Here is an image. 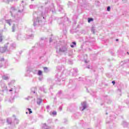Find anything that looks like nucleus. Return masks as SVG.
I'll return each mask as SVG.
<instances>
[{
	"mask_svg": "<svg viewBox=\"0 0 129 129\" xmlns=\"http://www.w3.org/2000/svg\"><path fill=\"white\" fill-rule=\"evenodd\" d=\"M33 26L35 29L38 28V27H40V26H42V20L41 18H43V19H45V17L43 16V12L42 11L34 12L33 13Z\"/></svg>",
	"mask_w": 129,
	"mask_h": 129,
	"instance_id": "f257e3e1",
	"label": "nucleus"
},
{
	"mask_svg": "<svg viewBox=\"0 0 129 129\" xmlns=\"http://www.w3.org/2000/svg\"><path fill=\"white\" fill-rule=\"evenodd\" d=\"M56 70L57 71H59V72L56 74L55 75V81L56 84H60L59 82H62L64 80H61V77L62 76V73L60 72L62 71V70H64V66H57L56 67Z\"/></svg>",
	"mask_w": 129,
	"mask_h": 129,
	"instance_id": "f03ea898",
	"label": "nucleus"
},
{
	"mask_svg": "<svg viewBox=\"0 0 129 129\" xmlns=\"http://www.w3.org/2000/svg\"><path fill=\"white\" fill-rule=\"evenodd\" d=\"M79 5L77 7L78 14H81L82 13V8H85L87 6L86 1L85 0H78Z\"/></svg>",
	"mask_w": 129,
	"mask_h": 129,
	"instance_id": "7ed1b4c3",
	"label": "nucleus"
},
{
	"mask_svg": "<svg viewBox=\"0 0 129 129\" xmlns=\"http://www.w3.org/2000/svg\"><path fill=\"white\" fill-rule=\"evenodd\" d=\"M68 52V45L67 44L61 45L59 48V50L56 48V53L59 54V53H67Z\"/></svg>",
	"mask_w": 129,
	"mask_h": 129,
	"instance_id": "20e7f679",
	"label": "nucleus"
},
{
	"mask_svg": "<svg viewBox=\"0 0 129 129\" xmlns=\"http://www.w3.org/2000/svg\"><path fill=\"white\" fill-rule=\"evenodd\" d=\"M1 85L2 88V91H3V92H4V91H9V90L8 89V87L6 86V84L1 82Z\"/></svg>",
	"mask_w": 129,
	"mask_h": 129,
	"instance_id": "39448f33",
	"label": "nucleus"
},
{
	"mask_svg": "<svg viewBox=\"0 0 129 129\" xmlns=\"http://www.w3.org/2000/svg\"><path fill=\"white\" fill-rule=\"evenodd\" d=\"M7 121L8 124H10V128H13L14 126H15V124H13V122H12V118H8L7 119Z\"/></svg>",
	"mask_w": 129,
	"mask_h": 129,
	"instance_id": "423d86ee",
	"label": "nucleus"
},
{
	"mask_svg": "<svg viewBox=\"0 0 129 129\" xmlns=\"http://www.w3.org/2000/svg\"><path fill=\"white\" fill-rule=\"evenodd\" d=\"M51 11V8L49 7H45L44 8V14L46 15V14H48V13H50V11Z\"/></svg>",
	"mask_w": 129,
	"mask_h": 129,
	"instance_id": "0eeeda50",
	"label": "nucleus"
},
{
	"mask_svg": "<svg viewBox=\"0 0 129 129\" xmlns=\"http://www.w3.org/2000/svg\"><path fill=\"white\" fill-rule=\"evenodd\" d=\"M8 49V46H5L4 47H0V53H5Z\"/></svg>",
	"mask_w": 129,
	"mask_h": 129,
	"instance_id": "6e6552de",
	"label": "nucleus"
},
{
	"mask_svg": "<svg viewBox=\"0 0 129 129\" xmlns=\"http://www.w3.org/2000/svg\"><path fill=\"white\" fill-rule=\"evenodd\" d=\"M17 11V9H16V8L15 7H12L10 9V14H11L12 17H13V13L14 12H16Z\"/></svg>",
	"mask_w": 129,
	"mask_h": 129,
	"instance_id": "1a4fd4ad",
	"label": "nucleus"
},
{
	"mask_svg": "<svg viewBox=\"0 0 129 129\" xmlns=\"http://www.w3.org/2000/svg\"><path fill=\"white\" fill-rule=\"evenodd\" d=\"M121 125L124 127H127V126H128V123L125 121H123Z\"/></svg>",
	"mask_w": 129,
	"mask_h": 129,
	"instance_id": "9d476101",
	"label": "nucleus"
},
{
	"mask_svg": "<svg viewBox=\"0 0 129 129\" xmlns=\"http://www.w3.org/2000/svg\"><path fill=\"white\" fill-rule=\"evenodd\" d=\"M2 78L4 80H9L10 79V76H9V75H4L2 76Z\"/></svg>",
	"mask_w": 129,
	"mask_h": 129,
	"instance_id": "9b49d317",
	"label": "nucleus"
},
{
	"mask_svg": "<svg viewBox=\"0 0 129 129\" xmlns=\"http://www.w3.org/2000/svg\"><path fill=\"white\" fill-rule=\"evenodd\" d=\"M87 103L86 102H83L82 103V106L83 107V109H82V111L84 110L87 107V106H86Z\"/></svg>",
	"mask_w": 129,
	"mask_h": 129,
	"instance_id": "f8f14e48",
	"label": "nucleus"
},
{
	"mask_svg": "<svg viewBox=\"0 0 129 129\" xmlns=\"http://www.w3.org/2000/svg\"><path fill=\"white\" fill-rule=\"evenodd\" d=\"M5 122H6V120L3 119L2 118H0V126L3 125Z\"/></svg>",
	"mask_w": 129,
	"mask_h": 129,
	"instance_id": "ddd939ff",
	"label": "nucleus"
},
{
	"mask_svg": "<svg viewBox=\"0 0 129 129\" xmlns=\"http://www.w3.org/2000/svg\"><path fill=\"white\" fill-rule=\"evenodd\" d=\"M36 91H37V87H35L31 88V93H36Z\"/></svg>",
	"mask_w": 129,
	"mask_h": 129,
	"instance_id": "4468645a",
	"label": "nucleus"
},
{
	"mask_svg": "<svg viewBox=\"0 0 129 129\" xmlns=\"http://www.w3.org/2000/svg\"><path fill=\"white\" fill-rule=\"evenodd\" d=\"M73 71L74 72L73 73V76H75V74L78 73V69H77V68H74L73 69Z\"/></svg>",
	"mask_w": 129,
	"mask_h": 129,
	"instance_id": "2eb2a0df",
	"label": "nucleus"
},
{
	"mask_svg": "<svg viewBox=\"0 0 129 129\" xmlns=\"http://www.w3.org/2000/svg\"><path fill=\"white\" fill-rule=\"evenodd\" d=\"M42 128L43 129H49L50 127L48 125H47V124L46 123H44L42 125Z\"/></svg>",
	"mask_w": 129,
	"mask_h": 129,
	"instance_id": "dca6fc26",
	"label": "nucleus"
},
{
	"mask_svg": "<svg viewBox=\"0 0 129 129\" xmlns=\"http://www.w3.org/2000/svg\"><path fill=\"white\" fill-rule=\"evenodd\" d=\"M6 23L8 24L10 26H11V23H13V20L12 19H8L6 20Z\"/></svg>",
	"mask_w": 129,
	"mask_h": 129,
	"instance_id": "f3484780",
	"label": "nucleus"
},
{
	"mask_svg": "<svg viewBox=\"0 0 129 129\" xmlns=\"http://www.w3.org/2000/svg\"><path fill=\"white\" fill-rule=\"evenodd\" d=\"M10 92H12V91H14V92H16L17 89L15 86H14L13 88H11V89L9 90Z\"/></svg>",
	"mask_w": 129,
	"mask_h": 129,
	"instance_id": "a211bd4d",
	"label": "nucleus"
},
{
	"mask_svg": "<svg viewBox=\"0 0 129 129\" xmlns=\"http://www.w3.org/2000/svg\"><path fill=\"white\" fill-rule=\"evenodd\" d=\"M13 117H14V122L15 123H16V124H18V123H19V120L16 118V115H13Z\"/></svg>",
	"mask_w": 129,
	"mask_h": 129,
	"instance_id": "6ab92c4d",
	"label": "nucleus"
},
{
	"mask_svg": "<svg viewBox=\"0 0 129 129\" xmlns=\"http://www.w3.org/2000/svg\"><path fill=\"white\" fill-rule=\"evenodd\" d=\"M27 39H33L34 38V35L31 34L29 35H26Z\"/></svg>",
	"mask_w": 129,
	"mask_h": 129,
	"instance_id": "aec40b11",
	"label": "nucleus"
},
{
	"mask_svg": "<svg viewBox=\"0 0 129 129\" xmlns=\"http://www.w3.org/2000/svg\"><path fill=\"white\" fill-rule=\"evenodd\" d=\"M42 99H37V103L38 105H41V103H42Z\"/></svg>",
	"mask_w": 129,
	"mask_h": 129,
	"instance_id": "412c9836",
	"label": "nucleus"
},
{
	"mask_svg": "<svg viewBox=\"0 0 129 129\" xmlns=\"http://www.w3.org/2000/svg\"><path fill=\"white\" fill-rule=\"evenodd\" d=\"M16 29H17V25L13 24L12 26V32H15L16 31Z\"/></svg>",
	"mask_w": 129,
	"mask_h": 129,
	"instance_id": "4be33fe9",
	"label": "nucleus"
},
{
	"mask_svg": "<svg viewBox=\"0 0 129 129\" xmlns=\"http://www.w3.org/2000/svg\"><path fill=\"white\" fill-rule=\"evenodd\" d=\"M71 48H74V47H76V42L73 41L72 42V44H71Z\"/></svg>",
	"mask_w": 129,
	"mask_h": 129,
	"instance_id": "5701e85b",
	"label": "nucleus"
},
{
	"mask_svg": "<svg viewBox=\"0 0 129 129\" xmlns=\"http://www.w3.org/2000/svg\"><path fill=\"white\" fill-rule=\"evenodd\" d=\"M91 32L93 33V34L95 33V27L94 26H92L91 28Z\"/></svg>",
	"mask_w": 129,
	"mask_h": 129,
	"instance_id": "b1692460",
	"label": "nucleus"
},
{
	"mask_svg": "<svg viewBox=\"0 0 129 129\" xmlns=\"http://www.w3.org/2000/svg\"><path fill=\"white\" fill-rule=\"evenodd\" d=\"M18 0H4L5 3H7V4H9V3L11 2H17Z\"/></svg>",
	"mask_w": 129,
	"mask_h": 129,
	"instance_id": "393cba45",
	"label": "nucleus"
},
{
	"mask_svg": "<svg viewBox=\"0 0 129 129\" xmlns=\"http://www.w3.org/2000/svg\"><path fill=\"white\" fill-rule=\"evenodd\" d=\"M68 6L69 8H71V7H72L73 6V3H72L71 2H69Z\"/></svg>",
	"mask_w": 129,
	"mask_h": 129,
	"instance_id": "a878e982",
	"label": "nucleus"
},
{
	"mask_svg": "<svg viewBox=\"0 0 129 129\" xmlns=\"http://www.w3.org/2000/svg\"><path fill=\"white\" fill-rule=\"evenodd\" d=\"M44 71L45 72V73H48L49 72V70L48 69V68L47 67H44L43 68Z\"/></svg>",
	"mask_w": 129,
	"mask_h": 129,
	"instance_id": "bb28decb",
	"label": "nucleus"
},
{
	"mask_svg": "<svg viewBox=\"0 0 129 129\" xmlns=\"http://www.w3.org/2000/svg\"><path fill=\"white\" fill-rule=\"evenodd\" d=\"M22 36L21 33H19L17 35V40H20L22 38Z\"/></svg>",
	"mask_w": 129,
	"mask_h": 129,
	"instance_id": "cd10ccee",
	"label": "nucleus"
},
{
	"mask_svg": "<svg viewBox=\"0 0 129 129\" xmlns=\"http://www.w3.org/2000/svg\"><path fill=\"white\" fill-rule=\"evenodd\" d=\"M88 23H90L91 22H93V18H88Z\"/></svg>",
	"mask_w": 129,
	"mask_h": 129,
	"instance_id": "c85d7f7f",
	"label": "nucleus"
},
{
	"mask_svg": "<svg viewBox=\"0 0 129 129\" xmlns=\"http://www.w3.org/2000/svg\"><path fill=\"white\" fill-rule=\"evenodd\" d=\"M57 95L58 96V97H60V96H61V95H62V91H59L57 94Z\"/></svg>",
	"mask_w": 129,
	"mask_h": 129,
	"instance_id": "c756f323",
	"label": "nucleus"
},
{
	"mask_svg": "<svg viewBox=\"0 0 129 129\" xmlns=\"http://www.w3.org/2000/svg\"><path fill=\"white\" fill-rule=\"evenodd\" d=\"M14 83H15V80L12 81L10 83L8 84V85L9 86H11V85H12V84H14Z\"/></svg>",
	"mask_w": 129,
	"mask_h": 129,
	"instance_id": "7c9ffc66",
	"label": "nucleus"
},
{
	"mask_svg": "<svg viewBox=\"0 0 129 129\" xmlns=\"http://www.w3.org/2000/svg\"><path fill=\"white\" fill-rule=\"evenodd\" d=\"M11 47L13 48V49H15V48H16V44L15 43H12L11 44Z\"/></svg>",
	"mask_w": 129,
	"mask_h": 129,
	"instance_id": "2f4dec72",
	"label": "nucleus"
},
{
	"mask_svg": "<svg viewBox=\"0 0 129 129\" xmlns=\"http://www.w3.org/2000/svg\"><path fill=\"white\" fill-rule=\"evenodd\" d=\"M42 71L39 70L38 72V75H39V76H41V75H42Z\"/></svg>",
	"mask_w": 129,
	"mask_h": 129,
	"instance_id": "473e14b6",
	"label": "nucleus"
},
{
	"mask_svg": "<svg viewBox=\"0 0 129 129\" xmlns=\"http://www.w3.org/2000/svg\"><path fill=\"white\" fill-rule=\"evenodd\" d=\"M29 8H30V9H35V8H36V6H35V5H30V6H29Z\"/></svg>",
	"mask_w": 129,
	"mask_h": 129,
	"instance_id": "72a5a7b5",
	"label": "nucleus"
},
{
	"mask_svg": "<svg viewBox=\"0 0 129 129\" xmlns=\"http://www.w3.org/2000/svg\"><path fill=\"white\" fill-rule=\"evenodd\" d=\"M86 80L87 82H88L89 84H91V81L90 80H88V79L86 78Z\"/></svg>",
	"mask_w": 129,
	"mask_h": 129,
	"instance_id": "f704fd0d",
	"label": "nucleus"
},
{
	"mask_svg": "<svg viewBox=\"0 0 129 129\" xmlns=\"http://www.w3.org/2000/svg\"><path fill=\"white\" fill-rule=\"evenodd\" d=\"M107 110H110V108L107 107V110L106 111V115H107L108 114V113L107 112Z\"/></svg>",
	"mask_w": 129,
	"mask_h": 129,
	"instance_id": "c9c22d12",
	"label": "nucleus"
},
{
	"mask_svg": "<svg viewBox=\"0 0 129 129\" xmlns=\"http://www.w3.org/2000/svg\"><path fill=\"white\" fill-rule=\"evenodd\" d=\"M52 114H53V115H57V112L56 111H53L52 112Z\"/></svg>",
	"mask_w": 129,
	"mask_h": 129,
	"instance_id": "e433bc0d",
	"label": "nucleus"
},
{
	"mask_svg": "<svg viewBox=\"0 0 129 129\" xmlns=\"http://www.w3.org/2000/svg\"><path fill=\"white\" fill-rule=\"evenodd\" d=\"M63 10V7H62V6H59V12H61V11H62Z\"/></svg>",
	"mask_w": 129,
	"mask_h": 129,
	"instance_id": "4c0bfd02",
	"label": "nucleus"
},
{
	"mask_svg": "<svg viewBox=\"0 0 129 129\" xmlns=\"http://www.w3.org/2000/svg\"><path fill=\"white\" fill-rule=\"evenodd\" d=\"M105 102H107V103H111V100H108V101H107V100H105Z\"/></svg>",
	"mask_w": 129,
	"mask_h": 129,
	"instance_id": "58836bf2",
	"label": "nucleus"
},
{
	"mask_svg": "<svg viewBox=\"0 0 129 129\" xmlns=\"http://www.w3.org/2000/svg\"><path fill=\"white\" fill-rule=\"evenodd\" d=\"M107 12H110V7L108 6L107 7Z\"/></svg>",
	"mask_w": 129,
	"mask_h": 129,
	"instance_id": "ea45409f",
	"label": "nucleus"
},
{
	"mask_svg": "<svg viewBox=\"0 0 129 129\" xmlns=\"http://www.w3.org/2000/svg\"><path fill=\"white\" fill-rule=\"evenodd\" d=\"M27 109H28V110L29 111V114H31V113H32V112H33L32 111V110H31L30 108H28Z\"/></svg>",
	"mask_w": 129,
	"mask_h": 129,
	"instance_id": "a19ab883",
	"label": "nucleus"
},
{
	"mask_svg": "<svg viewBox=\"0 0 129 129\" xmlns=\"http://www.w3.org/2000/svg\"><path fill=\"white\" fill-rule=\"evenodd\" d=\"M72 83H73V80H70L69 84H72Z\"/></svg>",
	"mask_w": 129,
	"mask_h": 129,
	"instance_id": "79ce46f5",
	"label": "nucleus"
},
{
	"mask_svg": "<svg viewBox=\"0 0 129 129\" xmlns=\"http://www.w3.org/2000/svg\"><path fill=\"white\" fill-rule=\"evenodd\" d=\"M3 41V37H2V36H0V42H2Z\"/></svg>",
	"mask_w": 129,
	"mask_h": 129,
	"instance_id": "37998d69",
	"label": "nucleus"
},
{
	"mask_svg": "<svg viewBox=\"0 0 129 129\" xmlns=\"http://www.w3.org/2000/svg\"><path fill=\"white\" fill-rule=\"evenodd\" d=\"M48 122L51 123L52 122V120L51 119H49L48 120Z\"/></svg>",
	"mask_w": 129,
	"mask_h": 129,
	"instance_id": "c03bdc74",
	"label": "nucleus"
},
{
	"mask_svg": "<svg viewBox=\"0 0 129 129\" xmlns=\"http://www.w3.org/2000/svg\"><path fill=\"white\" fill-rule=\"evenodd\" d=\"M52 41H53V39H52V38H49V43H51V42H52Z\"/></svg>",
	"mask_w": 129,
	"mask_h": 129,
	"instance_id": "a18cd8bd",
	"label": "nucleus"
},
{
	"mask_svg": "<svg viewBox=\"0 0 129 129\" xmlns=\"http://www.w3.org/2000/svg\"><path fill=\"white\" fill-rule=\"evenodd\" d=\"M39 10H43V6H41L40 7H39Z\"/></svg>",
	"mask_w": 129,
	"mask_h": 129,
	"instance_id": "49530a36",
	"label": "nucleus"
},
{
	"mask_svg": "<svg viewBox=\"0 0 129 129\" xmlns=\"http://www.w3.org/2000/svg\"><path fill=\"white\" fill-rule=\"evenodd\" d=\"M59 110H60V111H61V110H62V107H61V106H59Z\"/></svg>",
	"mask_w": 129,
	"mask_h": 129,
	"instance_id": "de8ad7c7",
	"label": "nucleus"
},
{
	"mask_svg": "<svg viewBox=\"0 0 129 129\" xmlns=\"http://www.w3.org/2000/svg\"><path fill=\"white\" fill-rule=\"evenodd\" d=\"M112 83L113 85H114V84H115V81H112Z\"/></svg>",
	"mask_w": 129,
	"mask_h": 129,
	"instance_id": "09e8293b",
	"label": "nucleus"
},
{
	"mask_svg": "<svg viewBox=\"0 0 129 129\" xmlns=\"http://www.w3.org/2000/svg\"><path fill=\"white\" fill-rule=\"evenodd\" d=\"M49 108H50V106L47 105V106H46V109H49Z\"/></svg>",
	"mask_w": 129,
	"mask_h": 129,
	"instance_id": "8fccbe9b",
	"label": "nucleus"
},
{
	"mask_svg": "<svg viewBox=\"0 0 129 129\" xmlns=\"http://www.w3.org/2000/svg\"><path fill=\"white\" fill-rule=\"evenodd\" d=\"M4 60H5V58H1V60H0V61H1V62H2V61H4Z\"/></svg>",
	"mask_w": 129,
	"mask_h": 129,
	"instance_id": "3c124183",
	"label": "nucleus"
},
{
	"mask_svg": "<svg viewBox=\"0 0 129 129\" xmlns=\"http://www.w3.org/2000/svg\"><path fill=\"white\" fill-rule=\"evenodd\" d=\"M3 67V64L0 63V68H2Z\"/></svg>",
	"mask_w": 129,
	"mask_h": 129,
	"instance_id": "603ef678",
	"label": "nucleus"
},
{
	"mask_svg": "<svg viewBox=\"0 0 129 129\" xmlns=\"http://www.w3.org/2000/svg\"><path fill=\"white\" fill-rule=\"evenodd\" d=\"M118 91H119L120 93L121 92V90L120 89H118Z\"/></svg>",
	"mask_w": 129,
	"mask_h": 129,
	"instance_id": "864d4df0",
	"label": "nucleus"
},
{
	"mask_svg": "<svg viewBox=\"0 0 129 129\" xmlns=\"http://www.w3.org/2000/svg\"><path fill=\"white\" fill-rule=\"evenodd\" d=\"M13 101V99H12V101H11V99H9V101H10V102H12Z\"/></svg>",
	"mask_w": 129,
	"mask_h": 129,
	"instance_id": "5fc2aeb1",
	"label": "nucleus"
},
{
	"mask_svg": "<svg viewBox=\"0 0 129 129\" xmlns=\"http://www.w3.org/2000/svg\"><path fill=\"white\" fill-rule=\"evenodd\" d=\"M110 123V122H109V121H107L106 122V123Z\"/></svg>",
	"mask_w": 129,
	"mask_h": 129,
	"instance_id": "6e6d98bb",
	"label": "nucleus"
},
{
	"mask_svg": "<svg viewBox=\"0 0 129 129\" xmlns=\"http://www.w3.org/2000/svg\"><path fill=\"white\" fill-rule=\"evenodd\" d=\"M118 39H116V42H118Z\"/></svg>",
	"mask_w": 129,
	"mask_h": 129,
	"instance_id": "4d7b16f0",
	"label": "nucleus"
},
{
	"mask_svg": "<svg viewBox=\"0 0 129 129\" xmlns=\"http://www.w3.org/2000/svg\"><path fill=\"white\" fill-rule=\"evenodd\" d=\"M126 103H127V104H129V102H126Z\"/></svg>",
	"mask_w": 129,
	"mask_h": 129,
	"instance_id": "13d9d810",
	"label": "nucleus"
},
{
	"mask_svg": "<svg viewBox=\"0 0 129 129\" xmlns=\"http://www.w3.org/2000/svg\"><path fill=\"white\" fill-rule=\"evenodd\" d=\"M87 68H88L89 69V66H88V67H87Z\"/></svg>",
	"mask_w": 129,
	"mask_h": 129,
	"instance_id": "bf43d9fd",
	"label": "nucleus"
},
{
	"mask_svg": "<svg viewBox=\"0 0 129 129\" xmlns=\"http://www.w3.org/2000/svg\"><path fill=\"white\" fill-rule=\"evenodd\" d=\"M18 12H19V13H21V10H19Z\"/></svg>",
	"mask_w": 129,
	"mask_h": 129,
	"instance_id": "052dcab7",
	"label": "nucleus"
},
{
	"mask_svg": "<svg viewBox=\"0 0 129 129\" xmlns=\"http://www.w3.org/2000/svg\"><path fill=\"white\" fill-rule=\"evenodd\" d=\"M51 11L52 12V13H54V11L53 10H51Z\"/></svg>",
	"mask_w": 129,
	"mask_h": 129,
	"instance_id": "680f3d73",
	"label": "nucleus"
},
{
	"mask_svg": "<svg viewBox=\"0 0 129 129\" xmlns=\"http://www.w3.org/2000/svg\"><path fill=\"white\" fill-rule=\"evenodd\" d=\"M39 80L41 81V78H39Z\"/></svg>",
	"mask_w": 129,
	"mask_h": 129,
	"instance_id": "e2e57ef3",
	"label": "nucleus"
},
{
	"mask_svg": "<svg viewBox=\"0 0 129 129\" xmlns=\"http://www.w3.org/2000/svg\"><path fill=\"white\" fill-rule=\"evenodd\" d=\"M89 51H90L91 49H90V48H89Z\"/></svg>",
	"mask_w": 129,
	"mask_h": 129,
	"instance_id": "0e129e2a",
	"label": "nucleus"
},
{
	"mask_svg": "<svg viewBox=\"0 0 129 129\" xmlns=\"http://www.w3.org/2000/svg\"><path fill=\"white\" fill-rule=\"evenodd\" d=\"M5 129H9V128H6Z\"/></svg>",
	"mask_w": 129,
	"mask_h": 129,
	"instance_id": "69168bd1",
	"label": "nucleus"
},
{
	"mask_svg": "<svg viewBox=\"0 0 129 129\" xmlns=\"http://www.w3.org/2000/svg\"><path fill=\"white\" fill-rule=\"evenodd\" d=\"M22 3H24V1H22Z\"/></svg>",
	"mask_w": 129,
	"mask_h": 129,
	"instance_id": "338daca9",
	"label": "nucleus"
},
{
	"mask_svg": "<svg viewBox=\"0 0 129 129\" xmlns=\"http://www.w3.org/2000/svg\"><path fill=\"white\" fill-rule=\"evenodd\" d=\"M60 129H63V128H60Z\"/></svg>",
	"mask_w": 129,
	"mask_h": 129,
	"instance_id": "774afa93",
	"label": "nucleus"
}]
</instances>
